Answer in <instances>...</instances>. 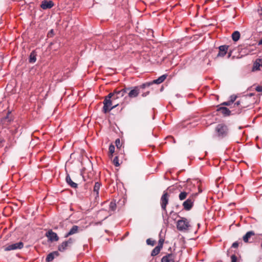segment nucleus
<instances>
[{
  "mask_svg": "<svg viewBox=\"0 0 262 262\" xmlns=\"http://www.w3.org/2000/svg\"><path fill=\"white\" fill-rule=\"evenodd\" d=\"M196 187L198 192L191 193L189 198L183 203V206L185 210H190L192 208L195 198L199 193L202 192V190L200 188V184L198 182H196Z\"/></svg>",
  "mask_w": 262,
  "mask_h": 262,
  "instance_id": "f257e3e1",
  "label": "nucleus"
},
{
  "mask_svg": "<svg viewBox=\"0 0 262 262\" xmlns=\"http://www.w3.org/2000/svg\"><path fill=\"white\" fill-rule=\"evenodd\" d=\"M112 95V94H109L105 97L103 101L104 106L103 107V111L104 113L110 112L118 105V103H115L111 99Z\"/></svg>",
  "mask_w": 262,
  "mask_h": 262,
  "instance_id": "f03ea898",
  "label": "nucleus"
},
{
  "mask_svg": "<svg viewBox=\"0 0 262 262\" xmlns=\"http://www.w3.org/2000/svg\"><path fill=\"white\" fill-rule=\"evenodd\" d=\"M215 133L217 137L223 138L227 136L228 128L224 124H219L215 127Z\"/></svg>",
  "mask_w": 262,
  "mask_h": 262,
  "instance_id": "7ed1b4c3",
  "label": "nucleus"
},
{
  "mask_svg": "<svg viewBox=\"0 0 262 262\" xmlns=\"http://www.w3.org/2000/svg\"><path fill=\"white\" fill-rule=\"evenodd\" d=\"M197 188L196 185L192 184L191 183H187V187L185 191H183L180 192L179 195V199L181 201L185 200L187 195L190 192H195V190Z\"/></svg>",
  "mask_w": 262,
  "mask_h": 262,
  "instance_id": "20e7f679",
  "label": "nucleus"
},
{
  "mask_svg": "<svg viewBox=\"0 0 262 262\" xmlns=\"http://www.w3.org/2000/svg\"><path fill=\"white\" fill-rule=\"evenodd\" d=\"M151 83H145L141 85L135 86L128 93V95L129 98H135L138 96L141 89H144L146 87L149 86Z\"/></svg>",
  "mask_w": 262,
  "mask_h": 262,
  "instance_id": "39448f33",
  "label": "nucleus"
},
{
  "mask_svg": "<svg viewBox=\"0 0 262 262\" xmlns=\"http://www.w3.org/2000/svg\"><path fill=\"white\" fill-rule=\"evenodd\" d=\"M190 227L189 221L185 217H181L177 223L178 230L181 231H185L189 230Z\"/></svg>",
  "mask_w": 262,
  "mask_h": 262,
  "instance_id": "423d86ee",
  "label": "nucleus"
},
{
  "mask_svg": "<svg viewBox=\"0 0 262 262\" xmlns=\"http://www.w3.org/2000/svg\"><path fill=\"white\" fill-rule=\"evenodd\" d=\"M24 247V243L19 242L16 243L11 244L7 245L5 247L4 250L6 251L14 250L17 249H21Z\"/></svg>",
  "mask_w": 262,
  "mask_h": 262,
  "instance_id": "0eeeda50",
  "label": "nucleus"
},
{
  "mask_svg": "<svg viewBox=\"0 0 262 262\" xmlns=\"http://www.w3.org/2000/svg\"><path fill=\"white\" fill-rule=\"evenodd\" d=\"M169 195L167 192L164 191L161 198V206L163 210L167 212L166 206L168 203Z\"/></svg>",
  "mask_w": 262,
  "mask_h": 262,
  "instance_id": "6e6552de",
  "label": "nucleus"
},
{
  "mask_svg": "<svg viewBox=\"0 0 262 262\" xmlns=\"http://www.w3.org/2000/svg\"><path fill=\"white\" fill-rule=\"evenodd\" d=\"M73 243V239L72 238H70L68 241L62 242L58 246V250L61 252L64 251L68 247L71 245Z\"/></svg>",
  "mask_w": 262,
  "mask_h": 262,
  "instance_id": "1a4fd4ad",
  "label": "nucleus"
},
{
  "mask_svg": "<svg viewBox=\"0 0 262 262\" xmlns=\"http://www.w3.org/2000/svg\"><path fill=\"white\" fill-rule=\"evenodd\" d=\"M255 235V233L253 231H250L247 232L246 234L243 236V239L245 243H252V242L250 240L253 239Z\"/></svg>",
  "mask_w": 262,
  "mask_h": 262,
  "instance_id": "9d476101",
  "label": "nucleus"
},
{
  "mask_svg": "<svg viewBox=\"0 0 262 262\" xmlns=\"http://www.w3.org/2000/svg\"><path fill=\"white\" fill-rule=\"evenodd\" d=\"M46 236L52 242L57 241L59 239L57 234L54 232L52 230H50L47 232L46 234Z\"/></svg>",
  "mask_w": 262,
  "mask_h": 262,
  "instance_id": "9b49d317",
  "label": "nucleus"
},
{
  "mask_svg": "<svg viewBox=\"0 0 262 262\" xmlns=\"http://www.w3.org/2000/svg\"><path fill=\"white\" fill-rule=\"evenodd\" d=\"M248 106V105L244 103V99H242L239 101H236L234 104L233 107H238V109L236 111V113H239L242 108H245Z\"/></svg>",
  "mask_w": 262,
  "mask_h": 262,
  "instance_id": "f8f14e48",
  "label": "nucleus"
},
{
  "mask_svg": "<svg viewBox=\"0 0 262 262\" xmlns=\"http://www.w3.org/2000/svg\"><path fill=\"white\" fill-rule=\"evenodd\" d=\"M229 46L226 45L221 46L219 47V52L217 57H224L227 53Z\"/></svg>",
  "mask_w": 262,
  "mask_h": 262,
  "instance_id": "ddd939ff",
  "label": "nucleus"
},
{
  "mask_svg": "<svg viewBox=\"0 0 262 262\" xmlns=\"http://www.w3.org/2000/svg\"><path fill=\"white\" fill-rule=\"evenodd\" d=\"M53 6L54 3L52 1L44 0L42 2L40 7L42 9L46 10L51 8Z\"/></svg>",
  "mask_w": 262,
  "mask_h": 262,
  "instance_id": "4468645a",
  "label": "nucleus"
},
{
  "mask_svg": "<svg viewBox=\"0 0 262 262\" xmlns=\"http://www.w3.org/2000/svg\"><path fill=\"white\" fill-rule=\"evenodd\" d=\"M175 255L173 254H168L163 256L161 259V262H174Z\"/></svg>",
  "mask_w": 262,
  "mask_h": 262,
  "instance_id": "2eb2a0df",
  "label": "nucleus"
},
{
  "mask_svg": "<svg viewBox=\"0 0 262 262\" xmlns=\"http://www.w3.org/2000/svg\"><path fill=\"white\" fill-rule=\"evenodd\" d=\"M261 67H262V59H257L253 63L252 71L259 70Z\"/></svg>",
  "mask_w": 262,
  "mask_h": 262,
  "instance_id": "dca6fc26",
  "label": "nucleus"
},
{
  "mask_svg": "<svg viewBox=\"0 0 262 262\" xmlns=\"http://www.w3.org/2000/svg\"><path fill=\"white\" fill-rule=\"evenodd\" d=\"M59 253L58 251H54L51 252L47 255L46 257V261L48 262L51 261L54 259L55 257H57Z\"/></svg>",
  "mask_w": 262,
  "mask_h": 262,
  "instance_id": "f3484780",
  "label": "nucleus"
},
{
  "mask_svg": "<svg viewBox=\"0 0 262 262\" xmlns=\"http://www.w3.org/2000/svg\"><path fill=\"white\" fill-rule=\"evenodd\" d=\"M79 227L74 225L72 227V228L70 229L69 232L67 233L64 236L65 237H68V236L73 235L74 234L77 233L78 232Z\"/></svg>",
  "mask_w": 262,
  "mask_h": 262,
  "instance_id": "a211bd4d",
  "label": "nucleus"
},
{
  "mask_svg": "<svg viewBox=\"0 0 262 262\" xmlns=\"http://www.w3.org/2000/svg\"><path fill=\"white\" fill-rule=\"evenodd\" d=\"M166 75H163L161 76L160 77H159L158 79L154 80L152 82H150L151 85L153 83L156 84H160L163 82L166 79Z\"/></svg>",
  "mask_w": 262,
  "mask_h": 262,
  "instance_id": "6ab92c4d",
  "label": "nucleus"
},
{
  "mask_svg": "<svg viewBox=\"0 0 262 262\" xmlns=\"http://www.w3.org/2000/svg\"><path fill=\"white\" fill-rule=\"evenodd\" d=\"M129 88H125L119 91L115 90V92L117 96H119V98H121L124 96V95L125 94L127 91L129 90Z\"/></svg>",
  "mask_w": 262,
  "mask_h": 262,
  "instance_id": "aec40b11",
  "label": "nucleus"
},
{
  "mask_svg": "<svg viewBox=\"0 0 262 262\" xmlns=\"http://www.w3.org/2000/svg\"><path fill=\"white\" fill-rule=\"evenodd\" d=\"M10 113L8 112L7 116L3 118L1 120V122L3 124H5L6 125H8L10 122L12 121V119L11 117H9Z\"/></svg>",
  "mask_w": 262,
  "mask_h": 262,
  "instance_id": "412c9836",
  "label": "nucleus"
},
{
  "mask_svg": "<svg viewBox=\"0 0 262 262\" xmlns=\"http://www.w3.org/2000/svg\"><path fill=\"white\" fill-rule=\"evenodd\" d=\"M218 111L224 116H228L230 113L229 110L225 107H221L218 109Z\"/></svg>",
  "mask_w": 262,
  "mask_h": 262,
  "instance_id": "4be33fe9",
  "label": "nucleus"
},
{
  "mask_svg": "<svg viewBox=\"0 0 262 262\" xmlns=\"http://www.w3.org/2000/svg\"><path fill=\"white\" fill-rule=\"evenodd\" d=\"M66 181L71 187L73 188H76L77 187V184L72 181L69 175L66 177Z\"/></svg>",
  "mask_w": 262,
  "mask_h": 262,
  "instance_id": "5701e85b",
  "label": "nucleus"
},
{
  "mask_svg": "<svg viewBox=\"0 0 262 262\" xmlns=\"http://www.w3.org/2000/svg\"><path fill=\"white\" fill-rule=\"evenodd\" d=\"M240 33L237 31L233 32V33L232 34V38L233 40L234 41H237V40H238L240 38Z\"/></svg>",
  "mask_w": 262,
  "mask_h": 262,
  "instance_id": "b1692460",
  "label": "nucleus"
},
{
  "mask_svg": "<svg viewBox=\"0 0 262 262\" xmlns=\"http://www.w3.org/2000/svg\"><path fill=\"white\" fill-rule=\"evenodd\" d=\"M101 184L99 182H96L94 186V192L95 193L97 196L99 195V190Z\"/></svg>",
  "mask_w": 262,
  "mask_h": 262,
  "instance_id": "393cba45",
  "label": "nucleus"
},
{
  "mask_svg": "<svg viewBox=\"0 0 262 262\" xmlns=\"http://www.w3.org/2000/svg\"><path fill=\"white\" fill-rule=\"evenodd\" d=\"M36 54L34 51L32 52L29 57V62L31 63H34L36 60Z\"/></svg>",
  "mask_w": 262,
  "mask_h": 262,
  "instance_id": "a878e982",
  "label": "nucleus"
},
{
  "mask_svg": "<svg viewBox=\"0 0 262 262\" xmlns=\"http://www.w3.org/2000/svg\"><path fill=\"white\" fill-rule=\"evenodd\" d=\"M161 249L162 248H160V247L156 246L151 251V256H156L158 255L160 253Z\"/></svg>",
  "mask_w": 262,
  "mask_h": 262,
  "instance_id": "bb28decb",
  "label": "nucleus"
},
{
  "mask_svg": "<svg viewBox=\"0 0 262 262\" xmlns=\"http://www.w3.org/2000/svg\"><path fill=\"white\" fill-rule=\"evenodd\" d=\"M115 146L113 145V144H111L109 146V157L110 158H112L113 157V154L115 152Z\"/></svg>",
  "mask_w": 262,
  "mask_h": 262,
  "instance_id": "cd10ccee",
  "label": "nucleus"
},
{
  "mask_svg": "<svg viewBox=\"0 0 262 262\" xmlns=\"http://www.w3.org/2000/svg\"><path fill=\"white\" fill-rule=\"evenodd\" d=\"M109 208L112 211H115L116 209V204L115 202L112 201L110 204Z\"/></svg>",
  "mask_w": 262,
  "mask_h": 262,
  "instance_id": "c85d7f7f",
  "label": "nucleus"
},
{
  "mask_svg": "<svg viewBox=\"0 0 262 262\" xmlns=\"http://www.w3.org/2000/svg\"><path fill=\"white\" fill-rule=\"evenodd\" d=\"M110 94H112V95L111 96V99L114 102V101L118 98H119V96H117V95L116 94L115 91L113 93H110Z\"/></svg>",
  "mask_w": 262,
  "mask_h": 262,
  "instance_id": "c756f323",
  "label": "nucleus"
},
{
  "mask_svg": "<svg viewBox=\"0 0 262 262\" xmlns=\"http://www.w3.org/2000/svg\"><path fill=\"white\" fill-rule=\"evenodd\" d=\"M113 163L114 164V165H115L117 167H118L120 165L118 156H116L114 158V159H113Z\"/></svg>",
  "mask_w": 262,
  "mask_h": 262,
  "instance_id": "7c9ffc66",
  "label": "nucleus"
},
{
  "mask_svg": "<svg viewBox=\"0 0 262 262\" xmlns=\"http://www.w3.org/2000/svg\"><path fill=\"white\" fill-rule=\"evenodd\" d=\"M115 144L118 148H120L122 146V143H121L120 140L119 139L116 140Z\"/></svg>",
  "mask_w": 262,
  "mask_h": 262,
  "instance_id": "2f4dec72",
  "label": "nucleus"
},
{
  "mask_svg": "<svg viewBox=\"0 0 262 262\" xmlns=\"http://www.w3.org/2000/svg\"><path fill=\"white\" fill-rule=\"evenodd\" d=\"M146 243L147 245L154 246L155 244V242L150 238H148L146 240Z\"/></svg>",
  "mask_w": 262,
  "mask_h": 262,
  "instance_id": "473e14b6",
  "label": "nucleus"
},
{
  "mask_svg": "<svg viewBox=\"0 0 262 262\" xmlns=\"http://www.w3.org/2000/svg\"><path fill=\"white\" fill-rule=\"evenodd\" d=\"M164 240L162 238H161L159 241L158 245L157 246L160 247V248H162L163 243H164Z\"/></svg>",
  "mask_w": 262,
  "mask_h": 262,
  "instance_id": "72a5a7b5",
  "label": "nucleus"
},
{
  "mask_svg": "<svg viewBox=\"0 0 262 262\" xmlns=\"http://www.w3.org/2000/svg\"><path fill=\"white\" fill-rule=\"evenodd\" d=\"M231 262H236L237 257L235 255H232L231 256Z\"/></svg>",
  "mask_w": 262,
  "mask_h": 262,
  "instance_id": "f704fd0d",
  "label": "nucleus"
},
{
  "mask_svg": "<svg viewBox=\"0 0 262 262\" xmlns=\"http://www.w3.org/2000/svg\"><path fill=\"white\" fill-rule=\"evenodd\" d=\"M255 90L257 92H262V85H258L256 86Z\"/></svg>",
  "mask_w": 262,
  "mask_h": 262,
  "instance_id": "c9c22d12",
  "label": "nucleus"
},
{
  "mask_svg": "<svg viewBox=\"0 0 262 262\" xmlns=\"http://www.w3.org/2000/svg\"><path fill=\"white\" fill-rule=\"evenodd\" d=\"M236 98V96H231L230 97V102H231L232 103H233L234 102V101L235 100Z\"/></svg>",
  "mask_w": 262,
  "mask_h": 262,
  "instance_id": "e433bc0d",
  "label": "nucleus"
},
{
  "mask_svg": "<svg viewBox=\"0 0 262 262\" xmlns=\"http://www.w3.org/2000/svg\"><path fill=\"white\" fill-rule=\"evenodd\" d=\"M238 246V243L237 242H234L232 244V247L234 248H236Z\"/></svg>",
  "mask_w": 262,
  "mask_h": 262,
  "instance_id": "4c0bfd02",
  "label": "nucleus"
},
{
  "mask_svg": "<svg viewBox=\"0 0 262 262\" xmlns=\"http://www.w3.org/2000/svg\"><path fill=\"white\" fill-rule=\"evenodd\" d=\"M231 104H232V103L230 102V101H229L227 102H225L223 103V105H227V106L230 105Z\"/></svg>",
  "mask_w": 262,
  "mask_h": 262,
  "instance_id": "58836bf2",
  "label": "nucleus"
},
{
  "mask_svg": "<svg viewBox=\"0 0 262 262\" xmlns=\"http://www.w3.org/2000/svg\"><path fill=\"white\" fill-rule=\"evenodd\" d=\"M149 93V91H147L146 92H144V93H143L142 94V96L143 97H146V96H147Z\"/></svg>",
  "mask_w": 262,
  "mask_h": 262,
  "instance_id": "ea45409f",
  "label": "nucleus"
},
{
  "mask_svg": "<svg viewBox=\"0 0 262 262\" xmlns=\"http://www.w3.org/2000/svg\"><path fill=\"white\" fill-rule=\"evenodd\" d=\"M258 12L260 15H262V8L260 10H259Z\"/></svg>",
  "mask_w": 262,
  "mask_h": 262,
  "instance_id": "a19ab883",
  "label": "nucleus"
},
{
  "mask_svg": "<svg viewBox=\"0 0 262 262\" xmlns=\"http://www.w3.org/2000/svg\"><path fill=\"white\" fill-rule=\"evenodd\" d=\"M261 248H262V244H261Z\"/></svg>",
  "mask_w": 262,
  "mask_h": 262,
  "instance_id": "79ce46f5",
  "label": "nucleus"
},
{
  "mask_svg": "<svg viewBox=\"0 0 262 262\" xmlns=\"http://www.w3.org/2000/svg\"><path fill=\"white\" fill-rule=\"evenodd\" d=\"M1 142H2V141H0V143H1Z\"/></svg>",
  "mask_w": 262,
  "mask_h": 262,
  "instance_id": "37998d69",
  "label": "nucleus"
}]
</instances>
